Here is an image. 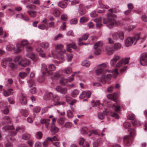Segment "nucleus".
Instances as JSON below:
<instances>
[{"mask_svg": "<svg viewBox=\"0 0 147 147\" xmlns=\"http://www.w3.org/2000/svg\"><path fill=\"white\" fill-rule=\"evenodd\" d=\"M112 12L113 10L112 9H109L107 15V17L108 18H105L103 20V23L106 24V26L110 28H113L115 24H116V22L115 19L110 18L113 16L112 15Z\"/></svg>", "mask_w": 147, "mask_h": 147, "instance_id": "obj_1", "label": "nucleus"}, {"mask_svg": "<svg viewBox=\"0 0 147 147\" xmlns=\"http://www.w3.org/2000/svg\"><path fill=\"white\" fill-rule=\"evenodd\" d=\"M120 58L121 57L120 56L115 54L113 58L110 61L111 65L112 66H115V65L117 67H121L123 64V60H121L116 64L117 62L120 59Z\"/></svg>", "mask_w": 147, "mask_h": 147, "instance_id": "obj_2", "label": "nucleus"}, {"mask_svg": "<svg viewBox=\"0 0 147 147\" xmlns=\"http://www.w3.org/2000/svg\"><path fill=\"white\" fill-rule=\"evenodd\" d=\"M140 34L136 35L133 37H128L125 41V45L127 47L131 46L134 43L135 45L137 41L139 39Z\"/></svg>", "mask_w": 147, "mask_h": 147, "instance_id": "obj_3", "label": "nucleus"}, {"mask_svg": "<svg viewBox=\"0 0 147 147\" xmlns=\"http://www.w3.org/2000/svg\"><path fill=\"white\" fill-rule=\"evenodd\" d=\"M103 45L102 41H99L95 44L94 45V49L95 50L94 54L95 55H98L100 54L101 53L100 47Z\"/></svg>", "mask_w": 147, "mask_h": 147, "instance_id": "obj_4", "label": "nucleus"}, {"mask_svg": "<svg viewBox=\"0 0 147 147\" xmlns=\"http://www.w3.org/2000/svg\"><path fill=\"white\" fill-rule=\"evenodd\" d=\"M60 97L57 95H54V96L52 99V101L53 102V105L52 106H58L61 105H64L65 102L64 101H60Z\"/></svg>", "mask_w": 147, "mask_h": 147, "instance_id": "obj_5", "label": "nucleus"}, {"mask_svg": "<svg viewBox=\"0 0 147 147\" xmlns=\"http://www.w3.org/2000/svg\"><path fill=\"white\" fill-rule=\"evenodd\" d=\"M112 36L113 38L120 39L122 40L124 38V32L123 31L115 32L113 34Z\"/></svg>", "mask_w": 147, "mask_h": 147, "instance_id": "obj_6", "label": "nucleus"}, {"mask_svg": "<svg viewBox=\"0 0 147 147\" xmlns=\"http://www.w3.org/2000/svg\"><path fill=\"white\" fill-rule=\"evenodd\" d=\"M140 63L142 66H146L147 65V53H144L141 55Z\"/></svg>", "mask_w": 147, "mask_h": 147, "instance_id": "obj_7", "label": "nucleus"}, {"mask_svg": "<svg viewBox=\"0 0 147 147\" xmlns=\"http://www.w3.org/2000/svg\"><path fill=\"white\" fill-rule=\"evenodd\" d=\"M30 64V61L25 58L21 59L18 63L19 65L22 67H26L29 65Z\"/></svg>", "mask_w": 147, "mask_h": 147, "instance_id": "obj_8", "label": "nucleus"}, {"mask_svg": "<svg viewBox=\"0 0 147 147\" xmlns=\"http://www.w3.org/2000/svg\"><path fill=\"white\" fill-rule=\"evenodd\" d=\"M124 143L126 146H129L131 144L132 141L131 137L129 135L125 136L123 138Z\"/></svg>", "mask_w": 147, "mask_h": 147, "instance_id": "obj_9", "label": "nucleus"}, {"mask_svg": "<svg viewBox=\"0 0 147 147\" xmlns=\"http://www.w3.org/2000/svg\"><path fill=\"white\" fill-rule=\"evenodd\" d=\"M91 96V92L89 91H83L80 94L79 98L82 99L85 98H89Z\"/></svg>", "mask_w": 147, "mask_h": 147, "instance_id": "obj_10", "label": "nucleus"}, {"mask_svg": "<svg viewBox=\"0 0 147 147\" xmlns=\"http://www.w3.org/2000/svg\"><path fill=\"white\" fill-rule=\"evenodd\" d=\"M74 78L71 77L69 79L65 78L64 77L62 78L59 80V83L62 85H64L67 83L69 82L72 81Z\"/></svg>", "mask_w": 147, "mask_h": 147, "instance_id": "obj_11", "label": "nucleus"}, {"mask_svg": "<svg viewBox=\"0 0 147 147\" xmlns=\"http://www.w3.org/2000/svg\"><path fill=\"white\" fill-rule=\"evenodd\" d=\"M57 91L61 94H65L67 92V89L65 88H62L59 86H57L55 88Z\"/></svg>", "mask_w": 147, "mask_h": 147, "instance_id": "obj_12", "label": "nucleus"}, {"mask_svg": "<svg viewBox=\"0 0 147 147\" xmlns=\"http://www.w3.org/2000/svg\"><path fill=\"white\" fill-rule=\"evenodd\" d=\"M49 70H48L47 74L49 75H51L53 74L52 71L55 70L56 67L55 65L51 64L49 65Z\"/></svg>", "mask_w": 147, "mask_h": 147, "instance_id": "obj_13", "label": "nucleus"}, {"mask_svg": "<svg viewBox=\"0 0 147 147\" xmlns=\"http://www.w3.org/2000/svg\"><path fill=\"white\" fill-rule=\"evenodd\" d=\"M86 11L85 7L82 4L79 5L78 8V13L80 15H83L86 13Z\"/></svg>", "mask_w": 147, "mask_h": 147, "instance_id": "obj_14", "label": "nucleus"}, {"mask_svg": "<svg viewBox=\"0 0 147 147\" xmlns=\"http://www.w3.org/2000/svg\"><path fill=\"white\" fill-rule=\"evenodd\" d=\"M106 51L107 54L109 55H112L115 52L112 47L109 46L106 47Z\"/></svg>", "mask_w": 147, "mask_h": 147, "instance_id": "obj_15", "label": "nucleus"}, {"mask_svg": "<svg viewBox=\"0 0 147 147\" xmlns=\"http://www.w3.org/2000/svg\"><path fill=\"white\" fill-rule=\"evenodd\" d=\"M107 71L110 72L111 71L110 70H105L102 68H99L96 70V73L97 75H99L100 74H105V73Z\"/></svg>", "mask_w": 147, "mask_h": 147, "instance_id": "obj_16", "label": "nucleus"}, {"mask_svg": "<svg viewBox=\"0 0 147 147\" xmlns=\"http://www.w3.org/2000/svg\"><path fill=\"white\" fill-rule=\"evenodd\" d=\"M26 70L27 71V73L22 72L19 73V77L22 78L26 77L27 75L29 73L30 69L29 68H27Z\"/></svg>", "mask_w": 147, "mask_h": 147, "instance_id": "obj_17", "label": "nucleus"}, {"mask_svg": "<svg viewBox=\"0 0 147 147\" xmlns=\"http://www.w3.org/2000/svg\"><path fill=\"white\" fill-rule=\"evenodd\" d=\"M12 91L13 90L12 89H9L7 91L3 90V94L5 96H7L13 94V92H12Z\"/></svg>", "mask_w": 147, "mask_h": 147, "instance_id": "obj_18", "label": "nucleus"}, {"mask_svg": "<svg viewBox=\"0 0 147 147\" xmlns=\"http://www.w3.org/2000/svg\"><path fill=\"white\" fill-rule=\"evenodd\" d=\"M26 56L32 59L34 61H37L38 59V57L37 56H36L34 54H27Z\"/></svg>", "mask_w": 147, "mask_h": 147, "instance_id": "obj_19", "label": "nucleus"}, {"mask_svg": "<svg viewBox=\"0 0 147 147\" xmlns=\"http://www.w3.org/2000/svg\"><path fill=\"white\" fill-rule=\"evenodd\" d=\"M117 93H115L113 94H109L107 96V98L110 99L114 100L116 102V99L117 97Z\"/></svg>", "mask_w": 147, "mask_h": 147, "instance_id": "obj_20", "label": "nucleus"}, {"mask_svg": "<svg viewBox=\"0 0 147 147\" xmlns=\"http://www.w3.org/2000/svg\"><path fill=\"white\" fill-rule=\"evenodd\" d=\"M19 100L20 102L22 105H25L27 103L26 98L22 94L20 96Z\"/></svg>", "mask_w": 147, "mask_h": 147, "instance_id": "obj_21", "label": "nucleus"}, {"mask_svg": "<svg viewBox=\"0 0 147 147\" xmlns=\"http://www.w3.org/2000/svg\"><path fill=\"white\" fill-rule=\"evenodd\" d=\"M92 106L93 107H97V106H100V107H103V105L100 104V102L99 101L97 100L96 102H94V100H92L91 101Z\"/></svg>", "mask_w": 147, "mask_h": 147, "instance_id": "obj_22", "label": "nucleus"}, {"mask_svg": "<svg viewBox=\"0 0 147 147\" xmlns=\"http://www.w3.org/2000/svg\"><path fill=\"white\" fill-rule=\"evenodd\" d=\"M46 75V74L45 72H42V75L40 76L38 79V81L40 82H43L45 79V76Z\"/></svg>", "mask_w": 147, "mask_h": 147, "instance_id": "obj_23", "label": "nucleus"}, {"mask_svg": "<svg viewBox=\"0 0 147 147\" xmlns=\"http://www.w3.org/2000/svg\"><path fill=\"white\" fill-rule=\"evenodd\" d=\"M50 130L51 131L52 134H55L59 130V129L57 127H55L54 125H51V126L50 127Z\"/></svg>", "mask_w": 147, "mask_h": 147, "instance_id": "obj_24", "label": "nucleus"}, {"mask_svg": "<svg viewBox=\"0 0 147 147\" xmlns=\"http://www.w3.org/2000/svg\"><path fill=\"white\" fill-rule=\"evenodd\" d=\"M27 12L32 18H34L36 16V13L35 11L28 10L27 11Z\"/></svg>", "mask_w": 147, "mask_h": 147, "instance_id": "obj_25", "label": "nucleus"}, {"mask_svg": "<svg viewBox=\"0 0 147 147\" xmlns=\"http://www.w3.org/2000/svg\"><path fill=\"white\" fill-rule=\"evenodd\" d=\"M111 72L113 73V77L114 78H116L119 73L117 69L116 68L112 70Z\"/></svg>", "mask_w": 147, "mask_h": 147, "instance_id": "obj_26", "label": "nucleus"}, {"mask_svg": "<svg viewBox=\"0 0 147 147\" xmlns=\"http://www.w3.org/2000/svg\"><path fill=\"white\" fill-rule=\"evenodd\" d=\"M54 95L51 92H49V93H46L44 97L46 98H53Z\"/></svg>", "mask_w": 147, "mask_h": 147, "instance_id": "obj_27", "label": "nucleus"}, {"mask_svg": "<svg viewBox=\"0 0 147 147\" xmlns=\"http://www.w3.org/2000/svg\"><path fill=\"white\" fill-rule=\"evenodd\" d=\"M7 61L5 58L2 59L1 61V65L3 67H5L7 64Z\"/></svg>", "mask_w": 147, "mask_h": 147, "instance_id": "obj_28", "label": "nucleus"}, {"mask_svg": "<svg viewBox=\"0 0 147 147\" xmlns=\"http://www.w3.org/2000/svg\"><path fill=\"white\" fill-rule=\"evenodd\" d=\"M14 128V127L13 125L11 126L7 125L4 127L3 128V129L4 131H6L8 130H11Z\"/></svg>", "mask_w": 147, "mask_h": 147, "instance_id": "obj_29", "label": "nucleus"}, {"mask_svg": "<svg viewBox=\"0 0 147 147\" xmlns=\"http://www.w3.org/2000/svg\"><path fill=\"white\" fill-rule=\"evenodd\" d=\"M40 46L43 49H47L49 47V44L48 42H44L41 44Z\"/></svg>", "mask_w": 147, "mask_h": 147, "instance_id": "obj_30", "label": "nucleus"}, {"mask_svg": "<svg viewBox=\"0 0 147 147\" xmlns=\"http://www.w3.org/2000/svg\"><path fill=\"white\" fill-rule=\"evenodd\" d=\"M58 5L61 7L64 8L67 6V3L65 2H59L58 3Z\"/></svg>", "mask_w": 147, "mask_h": 147, "instance_id": "obj_31", "label": "nucleus"}, {"mask_svg": "<svg viewBox=\"0 0 147 147\" xmlns=\"http://www.w3.org/2000/svg\"><path fill=\"white\" fill-rule=\"evenodd\" d=\"M81 65L83 66H85L87 67H88L90 65V63L89 61L84 60L82 62Z\"/></svg>", "mask_w": 147, "mask_h": 147, "instance_id": "obj_32", "label": "nucleus"}, {"mask_svg": "<svg viewBox=\"0 0 147 147\" xmlns=\"http://www.w3.org/2000/svg\"><path fill=\"white\" fill-rule=\"evenodd\" d=\"M79 94V91L77 89L74 90L71 93V96L74 97H76Z\"/></svg>", "mask_w": 147, "mask_h": 147, "instance_id": "obj_33", "label": "nucleus"}, {"mask_svg": "<svg viewBox=\"0 0 147 147\" xmlns=\"http://www.w3.org/2000/svg\"><path fill=\"white\" fill-rule=\"evenodd\" d=\"M121 44L118 42L116 43L114 45L113 47L115 50H118L121 48Z\"/></svg>", "mask_w": 147, "mask_h": 147, "instance_id": "obj_34", "label": "nucleus"}, {"mask_svg": "<svg viewBox=\"0 0 147 147\" xmlns=\"http://www.w3.org/2000/svg\"><path fill=\"white\" fill-rule=\"evenodd\" d=\"M41 71H42V72H44V71H45L47 74L48 69L46 64H42Z\"/></svg>", "mask_w": 147, "mask_h": 147, "instance_id": "obj_35", "label": "nucleus"}, {"mask_svg": "<svg viewBox=\"0 0 147 147\" xmlns=\"http://www.w3.org/2000/svg\"><path fill=\"white\" fill-rule=\"evenodd\" d=\"M89 36V34L86 33L84 34L82 36V38H80L79 39V42L81 41L82 40H86L88 38Z\"/></svg>", "mask_w": 147, "mask_h": 147, "instance_id": "obj_36", "label": "nucleus"}, {"mask_svg": "<svg viewBox=\"0 0 147 147\" xmlns=\"http://www.w3.org/2000/svg\"><path fill=\"white\" fill-rule=\"evenodd\" d=\"M30 137V135L29 134H25L23 135L22 138L24 140L29 139Z\"/></svg>", "mask_w": 147, "mask_h": 147, "instance_id": "obj_37", "label": "nucleus"}, {"mask_svg": "<svg viewBox=\"0 0 147 147\" xmlns=\"http://www.w3.org/2000/svg\"><path fill=\"white\" fill-rule=\"evenodd\" d=\"M128 131L130 132V134L131 137H133L136 135V132L134 129H131L130 128L128 129Z\"/></svg>", "mask_w": 147, "mask_h": 147, "instance_id": "obj_38", "label": "nucleus"}, {"mask_svg": "<svg viewBox=\"0 0 147 147\" xmlns=\"http://www.w3.org/2000/svg\"><path fill=\"white\" fill-rule=\"evenodd\" d=\"M106 79V75L103 74L101 78V81L103 84H105L107 83Z\"/></svg>", "mask_w": 147, "mask_h": 147, "instance_id": "obj_39", "label": "nucleus"}, {"mask_svg": "<svg viewBox=\"0 0 147 147\" xmlns=\"http://www.w3.org/2000/svg\"><path fill=\"white\" fill-rule=\"evenodd\" d=\"M42 136V133L40 131H38L36 133L35 136L38 139H40Z\"/></svg>", "mask_w": 147, "mask_h": 147, "instance_id": "obj_40", "label": "nucleus"}, {"mask_svg": "<svg viewBox=\"0 0 147 147\" xmlns=\"http://www.w3.org/2000/svg\"><path fill=\"white\" fill-rule=\"evenodd\" d=\"M131 122L134 125L139 126L141 125V123L140 122L137 120L136 119L132 121Z\"/></svg>", "mask_w": 147, "mask_h": 147, "instance_id": "obj_41", "label": "nucleus"}, {"mask_svg": "<svg viewBox=\"0 0 147 147\" xmlns=\"http://www.w3.org/2000/svg\"><path fill=\"white\" fill-rule=\"evenodd\" d=\"M28 44L29 43L27 40H24L21 42V46H22L23 47H24L25 46L26 47L28 45Z\"/></svg>", "mask_w": 147, "mask_h": 147, "instance_id": "obj_42", "label": "nucleus"}, {"mask_svg": "<svg viewBox=\"0 0 147 147\" xmlns=\"http://www.w3.org/2000/svg\"><path fill=\"white\" fill-rule=\"evenodd\" d=\"M53 14L55 17H58L60 15V12L58 10L55 9L53 11Z\"/></svg>", "mask_w": 147, "mask_h": 147, "instance_id": "obj_43", "label": "nucleus"}, {"mask_svg": "<svg viewBox=\"0 0 147 147\" xmlns=\"http://www.w3.org/2000/svg\"><path fill=\"white\" fill-rule=\"evenodd\" d=\"M63 71L66 74H69L72 72V69L70 67H67Z\"/></svg>", "mask_w": 147, "mask_h": 147, "instance_id": "obj_44", "label": "nucleus"}, {"mask_svg": "<svg viewBox=\"0 0 147 147\" xmlns=\"http://www.w3.org/2000/svg\"><path fill=\"white\" fill-rule=\"evenodd\" d=\"M127 118L132 121L136 119L134 115L132 113L129 114L127 116Z\"/></svg>", "mask_w": 147, "mask_h": 147, "instance_id": "obj_45", "label": "nucleus"}, {"mask_svg": "<svg viewBox=\"0 0 147 147\" xmlns=\"http://www.w3.org/2000/svg\"><path fill=\"white\" fill-rule=\"evenodd\" d=\"M90 134H89V136H90L91 134H93L95 135H100V134H99L98 133V131L96 130H92L91 131H90Z\"/></svg>", "mask_w": 147, "mask_h": 147, "instance_id": "obj_46", "label": "nucleus"}, {"mask_svg": "<svg viewBox=\"0 0 147 147\" xmlns=\"http://www.w3.org/2000/svg\"><path fill=\"white\" fill-rule=\"evenodd\" d=\"M26 7L30 9H35L36 8V7L35 5L31 4L27 5Z\"/></svg>", "mask_w": 147, "mask_h": 147, "instance_id": "obj_47", "label": "nucleus"}, {"mask_svg": "<svg viewBox=\"0 0 147 147\" xmlns=\"http://www.w3.org/2000/svg\"><path fill=\"white\" fill-rule=\"evenodd\" d=\"M113 107H114L115 111L116 112H119L120 110V107L119 106H115L114 104L113 105Z\"/></svg>", "mask_w": 147, "mask_h": 147, "instance_id": "obj_48", "label": "nucleus"}, {"mask_svg": "<svg viewBox=\"0 0 147 147\" xmlns=\"http://www.w3.org/2000/svg\"><path fill=\"white\" fill-rule=\"evenodd\" d=\"M88 20V18L87 17H83L80 18V21L81 23L86 22Z\"/></svg>", "mask_w": 147, "mask_h": 147, "instance_id": "obj_49", "label": "nucleus"}, {"mask_svg": "<svg viewBox=\"0 0 147 147\" xmlns=\"http://www.w3.org/2000/svg\"><path fill=\"white\" fill-rule=\"evenodd\" d=\"M99 4L100 7L103 9H108L109 7L107 5H103L100 1H99L98 2Z\"/></svg>", "mask_w": 147, "mask_h": 147, "instance_id": "obj_50", "label": "nucleus"}, {"mask_svg": "<svg viewBox=\"0 0 147 147\" xmlns=\"http://www.w3.org/2000/svg\"><path fill=\"white\" fill-rule=\"evenodd\" d=\"M4 119L7 123H10L11 122V119L10 118L7 116H5L4 118Z\"/></svg>", "mask_w": 147, "mask_h": 147, "instance_id": "obj_51", "label": "nucleus"}, {"mask_svg": "<svg viewBox=\"0 0 147 147\" xmlns=\"http://www.w3.org/2000/svg\"><path fill=\"white\" fill-rule=\"evenodd\" d=\"M72 126L71 123L69 122H67L64 125L65 127L67 128H70Z\"/></svg>", "mask_w": 147, "mask_h": 147, "instance_id": "obj_52", "label": "nucleus"}, {"mask_svg": "<svg viewBox=\"0 0 147 147\" xmlns=\"http://www.w3.org/2000/svg\"><path fill=\"white\" fill-rule=\"evenodd\" d=\"M67 115L69 118H71L73 117V115L72 111L69 110L67 112Z\"/></svg>", "mask_w": 147, "mask_h": 147, "instance_id": "obj_53", "label": "nucleus"}, {"mask_svg": "<svg viewBox=\"0 0 147 147\" xmlns=\"http://www.w3.org/2000/svg\"><path fill=\"white\" fill-rule=\"evenodd\" d=\"M14 47L13 45H8L6 47V49L8 51H10L14 49Z\"/></svg>", "mask_w": 147, "mask_h": 147, "instance_id": "obj_54", "label": "nucleus"}, {"mask_svg": "<svg viewBox=\"0 0 147 147\" xmlns=\"http://www.w3.org/2000/svg\"><path fill=\"white\" fill-rule=\"evenodd\" d=\"M123 126L126 129H130V127L131 126V125L128 122H125L123 124Z\"/></svg>", "mask_w": 147, "mask_h": 147, "instance_id": "obj_55", "label": "nucleus"}, {"mask_svg": "<svg viewBox=\"0 0 147 147\" xmlns=\"http://www.w3.org/2000/svg\"><path fill=\"white\" fill-rule=\"evenodd\" d=\"M73 57V55L71 53H70L67 55V59L68 61H70L72 57Z\"/></svg>", "mask_w": 147, "mask_h": 147, "instance_id": "obj_56", "label": "nucleus"}, {"mask_svg": "<svg viewBox=\"0 0 147 147\" xmlns=\"http://www.w3.org/2000/svg\"><path fill=\"white\" fill-rule=\"evenodd\" d=\"M65 120V118H61L58 120L57 122L59 124L62 125L64 123Z\"/></svg>", "mask_w": 147, "mask_h": 147, "instance_id": "obj_57", "label": "nucleus"}, {"mask_svg": "<svg viewBox=\"0 0 147 147\" xmlns=\"http://www.w3.org/2000/svg\"><path fill=\"white\" fill-rule=\"evenodd\" d=\"M105 114H104L103 113H99L98 114V118L101 120L103 119L105 117Z\"/></svg>", "mask_w": 147, "mask_h": 147, "instance_id": "obj_58", "label": "nucleus"}, {"mask_svg": "<svg viewBox=\"0 0 147 147\" xmlns=\"http://www.w3.org/2000/svg\"><path fill=\"white\" fill-rule=\"evenodd\" d=\"M67 16L66 14H63L61 15V19L63 21H66L67 20Z\"/></svg>", "mask_w": 147, "mask_h": 147, "instance_id": "obj_59", "label": "nucleus"}, {"mask_svg": "<svg viewBox=\"0 0 147 147\" xmlns=\"http://www.w3.org/2000/svg\"><path fill=\"white\" fill-rule=\"evenodd\" d=\"M40 108L38 107H35L33 109V111L34 113H38L40 111Z\"/></svg>", "mask_w": 147, "mask_h": 147, "instance_id": "obj_60", "label": "nucleus"}, {"mask_svg": "<svg viewBox=\"0 0 147 147\" xmlns=\"http://www.w3.org/2000/svg\"><path fill=\"white\" fill-rule=\"evenodd\" d=\"M78 20L76 18H74L71 19L70 22V23L71 24H77Z\"/></svg>", "mask_w": 147, "mask_h": 147, "instance_id": "obj_61", "label": "nucleus"}, {"mask_svg": "<svg viewBox=\"0 0 147 147\" xmlns=\"http://www.w3.org/2000/svg\"><path fill=\"white\" fill-rule=\"evenodd\" d=\"M71 2V5H74L78 4L79 3V0H74L73 1H69Z\"/></svg>", "mask_w": 147, "mask_h": 147, "instance_id": "obj_62", "label": "nucleus"}, {"mask_svg": "<svg viewBox=\"0 0 147 147\" xmlns=\"http://www.w3.org/2000/svg\"><path fill=\"white\" fill-rule=\"evenodd\" d=\"M90 15L92 17H95L97 15V13L96 11H94L90 13Z\"/></svg>", "mask_w": 147, "mask_h": 147, "instance_id": "obj_63", "label": "nucleus"}, {"mask_svg": "<svg viewBox=\"0 0 147 147\" xmlns=\"http://www.w3.org/2000/svg\"><path fill=\"white\" fill-rule=\"evenodd\" d=\"M30 92L32 94H35L36 92V89L35 87L31 88L30 90Z\"/></svg>", "mask_w": 147, "mask_h": 147, "instance_id": "obj_64", "label": "nucleus"}]
</instances>
